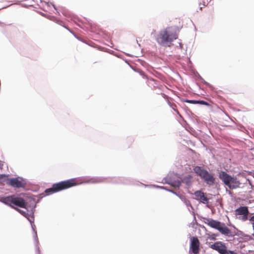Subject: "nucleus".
Masks as SVG:
<instances>
[{
  "label": "nucleus",
  "mask_w": 254,
  "mask_h": 254,
  "mask_svg": "<svg viewBox=\"0 0 254 254\" xmlns=\"http://www.w3.org/2000/svg\"><path fill=\"white\" fill-rule=\"evenodd\" d=\"M79 184L76 179H69L64 181H62L58 183L54 184L52 188L47 189L45 192L47 194H50Z\"/></svg>",
  "instance_id": "obj_1"
},
{
  "label": "nucleus",
  "mask_w": 254,
  "mask_h": 254,
  "mask_svg": "<svg viewBox=\"0 0 254 254\" xmlns=\"http://www.w3.org/2000/svg\"><path fill=\"white\" fill-rule=\"evenodd\" d=\"M178 38L177 33L170 28H167L161 31L156 38L157 42L160 45L171 43Z\"/></svg>",
  "instance_id": "obj_2"
},
{
  "label": "nucleus",
  "mask_w": 254,
  "mask_h": 254,
  "mask_svg": "<svg viewBox=\"0 0 254 254\" xmlns=\"http://www.w3.org/2000/svg\"><path fill=\"white\" fill-rule=\"evenodd\" d=\"M205 223L209 226L217 229L222 235L227 236H233L231 230H230L224 223H221L219 221L210 218L206 219V221H205Z\"/></svg>",
  "instance_id": "obj_3"
},
{
  "label": "nucleus",
  "mask_w": 254,
  "mask_h": 254,
  "mask_svg": "<svg viewBox=\"0 0 254 254\" xmlns=\"http://www.w3.org/2000/svg\"><path fill=\"white\" fill-rule=\"evenodd\" d=\"M193 171L207 185L212 186L214 184L215 178L212 174H210L206 170L200 166H195L193 168Z\"/></svg>",
  "instance_id": "obj_4"
},
{
  "label": "nucleus",
  "mask_w": 254,
  "mask_h": 254,
  "mask_svg": "<svg viewBox=\"0 0 254 254\" xmlns=\"http://www.w3.org/2000/svg\"><path fill=\"white\" fill-rule=\"evenodd\" d=\"M210 248L220 254H238L234 251L228 250L226 246L221 242L214 243L210 246Z\"/></svg>",
  "instance_id": "obj_5"
},
{
  "label": "nucleus",
  "mask_w": 254,
  "mask_h": 254,
  "mask_svg": "<svg viewBox=\"0 0 254 254\" xmlns=\"http://www.w3.org/2000/svg\"><path fill=\"white\" fill-rule=\"evenodd\" d=\"M249 211L247 206H240L235 210L236 216H242L240 218L241 220L245 221L248 219Z\"/></svg>",
  "instance_id": "obj_6"
},
{
  "label": "nucleus",
  "mask_w": 254,
  "mask_h": 254,
  "mask_svg": "<svg viewBox=\"0 0 254 254\" xmlns=\"http://www.w3.org/2000/svg\"><path fill=\"white\" fill-rule=\"evenodd\" d=\"M8 184L15 188H24L25 183L24 181L18 178H11L8 180Z\"/></svg>",
  "instance_id": "obj_7"
},
{
  "label": "nucleus",
  "mask_w": 254,
  "mask_h": 254,
  "mask_svg": "<svg viewBox=\"0 0 254 254\" xmlns=\"http://www.w3.org/2000/svg\"><path fill=\"white\" fill-rule=\"evenodd\" d=\"M192 181V176L190 175H188L184 177L181 182L180 181H176L174 186L179 188L181 186V182H182L185 184L187 186L190 187L191 185Z\"/></svg>",
  "instance_id": "obj_8"
},
{
  "label": "nucleus",
  "mask_w": 254,
  "mask_h": 254,
  "mask_svg": "<svg viewBox=\"0 0 254 254\" xmlns=\"http://www.w3.org/2000/svg\"><path fill=\"white\" fill-rule=\"evenodd\" d=\"M200 242L197 237H193L191 240L190 248L192 252L194 254H197L199 252Z\"/></svg>",
  "instance_id": "obj_9"
},
{
  "label": "nucleus",
  "mask_w": 254,
  "mask_h": 254,
  "mask_svg": "<svg viewBox=\"0 0 254 254\" xmlns=\"http://www.w3.org/2000/svg\"><path fill=\"white\" fill-rule=\"evenodd\" d=\"M12 204L24 208H26L27 205V203L23 198L15 196V195H14Z\"/></svg>",
  "instance_id": "obj_10"
},
{
  "label": "nucleus",
  "mask_w": 254,
  "mask_h": 254,
  "mask_svg": "<svg viewBox=\"0 0 254 254\" xmlns=\"http://www.w3.org/2000/svg\"><path fill=\"white\" fill-rule=\"evenodd\" d=\"M195 199L200 201V202L203 203H206L208 202L207 198L204 195V194L203 192L200 190H197L194 193Z\"/></svg>",
  "instance_id": "obj_11"
},
{
  "label": "nucleus",
  "mask_w": 254,
  "mask_h": 254,
  "mask_svg": "<svg viewBox=\"0 0 254 254\" xmlns=\"http://www.w3.org/2000/svg\"><path fill=\"white\" fill-rule=\"evenodd\" d=\"M241 183L238 179L236 177H232L230 180V184H228V186L230 189H236L240 187Z\"/></svg>",
  "instance_id": "obj_12"
},
{
  "label": "nucleus",
  "mask_w": 254,
  "mask_h": 254,
  "mask_svg": "<svg viewBox=\"0 0 254 254\" xmlns=\"http://www.w3.org/2000/svg\"><path fill=\"white\" fill-rule=\"evenodd\" d=\"M219 178L227 186L228 184H230V180L232 177L225 172H221L220 173Z\"/></svg>",
  "instance_id": "obj_13"
},
{
  "label": "nucleus",
  "mask_w": 254,
  "mask_h": 254,
  "mask_svg": "<svg viewBox=\"0 0 254 254\" xmlns=\"http://www.w3.org/2000/svg\"><path fill=\"white\" fill-rule=\"evenodd\" d=\"M14 195H10L6 197H2L1 198V201L4 204L10 206L11 207L14 208V207L12 205L13 203Z\"/></svg>",
  "instance_id": "obj_14"
},
{
  "label": "nucleus",
  "mask_w": 254,
  "mask_h": 254,
  "mask_svg": "<svg viewBox=\"0 0 254 254\" xmlns=\"http://www.w3.org/2000/svg\"><path fill=\"white\" fill-rule=\"evenodd\" d=\"M199 0V5L200 6V9L202 10V7L206 6L208 4V0Z\"/></svg>",
  "instance_id": "obj_15"
},
{
  "label": "nucleus",
  "mask_w": 254,
  "mask_h": 254,
  "mask_svg": "<svg viewBox=\"0 0 254 254\" xmlns=\"http://www.w3.org/2000/svg\"><path fill=\"white\" fill-rule=\"evenodd\" d=\"M168 104L170 105V106L177 113V114L181 116L179 112L177 109L176 105L174 103H171L170 102H168Z\"/></svg>",
  "instance_id": "obj_16"
},
{
  "label": "nucleus",
  "mask_w": 254,
  "mask_h": 254,
  "mask_svg": "<svg viewBox=\"0 0 254 254\" xmlns=\"http://www.w3.org/2000/svg\"><path fill=\"white\" fill-rule=\"evenodd\" d=\"M181 199L187 206H191V203L189 200L187 199L186 198L184 197H182Z\"/></svg>",
  "instance_id": "obj_17"
},
{
  "label": "nucleus",
  "mask_w": 254,
  "mask_h": 254,
  "mask_svg": "<svg viewBox=\"0 0 254 254\" xmlns=\"http://www.w3.org/2000/svg\"><path fill=\"white\" fill-rule=\"evenodd\" d=\"M14 209H15L16 210H17L18 212H19L21 214H22L24 216H26V215L28 214L26 212V211L22 210H21L18 208H16L15 207H14Z\"/></svg>",
  "instance_id": "obj_18"
},
{
  "label": "nucleus",
  "mask_w": 254,
  "mask_h": 254,
  "mask_svg": "<svg viewBox=\"0 0 254 254\" xmlns=\"http://www.w3.org/2000/svg\"><path fill=\"white\" fill-rule=\"evenodd\" d=\"M197 104L204 105H206V106L209 105V104L207 102H206L204 101H203V100H198Z\"/></svg>",
  "instance_id": "obj_19"
},
{
  "label": "nucleus",
  "mask_w": 254,
  "mask_h": 254,
  "mask_svg": "<svg viewBox=\"0 0 254 254\" xmlns=\"http://www.w3.org/2000/svg\"><path fill=\"white\" fill-rule=\"evenodd\" d=\"M186 102L191 103V104H197V100H187L186 101Z\"/></svg>",
  "instance_id": "obj_20"
},
{
  "label": "nucleus",
  "mask_w": 254,
  "mask_h": 254,
  "mask_svg": "<svg viewBox=\"0 0 254 254\" xmlns=\"http://www.w3.org/2000/svg\"><path fill=\"white\" fill-rule=\"evenodd\" d=\"M3 165V162L1 161H0V169H1L2 168V166Z\"/></svg>",
  "instance_id": "obj_21"
},
{
  "label": "nucleus",
  "mask_w": 254,
  "mask_h": 254,
  "mask_svg": "<svg viewBox=\"0 0 254 254\" xmlns=\"http://www.w3.org/2000/svg\"><path fill=\"white\" fill-rule=\"evenodd\" d=\"M250 221H251V222H254V215L252 216L250 218Z\"/></svg>",
  "instance_id": "obj_22"
},
{
  "label": "nucleus",
  "mask_w": 254,
  "mask_h": 254,
  "mask_svg": "<svg viewBox=\"0 0 254 254\" xmlns=\"http://www.w3.org/2000/svg\"><path fill=\"white\" fill-rule=\"evenodd\" d=\"M100 181H95V182H100ZM93 183H95V182H92Z\"/></svg>",
  "instance_id": "obj_23"
}]
</instances>
